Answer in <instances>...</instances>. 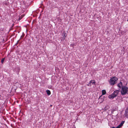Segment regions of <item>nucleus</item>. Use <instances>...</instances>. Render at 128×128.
<instances>
[{"label": "nucleus", "mask_w": 128, "mask_h": 128, "mask_svg": "<svg viewBox=\"0 0 128 128\" xmlns=\"http://www.w3.org/2000/svg\"><path fill=\"white\" fill-rule=\"evenodd\" d=\"M46 92L48 95L49 96L51 92L49 90H46Z\"/></svg>", "instance_id": "8"}, {"label": "nucleus", "mask_w": 128, "mask_h": 128, "mask_svg": "<svg viewBox=\"0 0 128 128\" xmlns=\"http://www.w3.org/2000/svg\"><path fill=\"white\" fill-rule=\"evenodd\" d=\"M128 92V88L125 86H122L121 90L122 95H124L127 94Z\"/></svg>", "instance_id": "1"}, {"label": "nucleus", "mask_w": 128, "mask_h": 128, "mask_svg": "<svg viewBox=\"0 0 128 128\" xmlns=\"http://www.w3.org/2000/svg\"><path fill=\"white\" fill-rule=\"evenodd\" d=\"M127 21L128 22V20H127Z\"/></svg>", "instance_id": "23"}, {"label": "nucleus", "mask_w": 128, "mask_h": 128, "mask_svg": "<svg viewBox=\"0 0 128 128\" xmlns=\"http://www.w3.org/2000/svg\"><path fill=\"white\" fill-rule=\"evenodd\" d=\"M120 125L121 126H122L123 124L121 123L120 124Z\"/></svg>", "instance_id": "17"}, {"label": "nucleus", "mask_w": 128, "mask_h": 128, "mask_svg": "<svg viewBox=\"0 0 128 128\" xmlns=\"http://www.w3.org/2000/svg\"><path fill=\"white\" fill-rule=\"evenodd\" d=\"M117 86L119 88V90L121 88H122V86H123L122 83L121 82H120V83L118 84Z\"/></svg>", "instance_id": "4"}, {"label": "nucleus", "mask_w": 128, "mask_h": 128, "mask_svg": "<svg viewBox=\"0 0 128 128\" xmlns=\"http://www.w3.org/2000/svg\"><path fill=\"white\" fill-rule=\"evenodd\" d=\"M124 115L126 118H128V109H127L126 110Z\"/></svg>", "instance_id": "6"}, {"label": "nucleus", "mask_w": 128, "mask_h": 128, "mask_svg": "<svg viewBox=\"0 0 128 128\" xmlns=\"http://www.w3.org/2000/svg\"><path fill=\"white\" fill-rule=\"evenodd\" d=\"M50 106H52V105H50Z\"/></svg>", "instance_id": "21"}, {"label": "nucleus", "mask_w": 128, "mask_h": 128, "mask_svg": "<svg viewBox=\"0 0 128 128\" xmlns=\"http://www.w3.org/2000/svg\"><path fill=\"white\" fill-rule=\"evenodd\" d=\"M115 128V127L114 126L112 127V128Z\"/></svg>", "instance_id": "19"}, {"label": "nucleus", "mask_w": 128, "mask_h": 128, "mask_svg": "<svg viewBox=\"0 0 128 128\" xmlns=\"http://www.w3.org/2000/svg\"><path fill=\"white\" fill-rule=\"evenodd\" d=\"M95 83V82L94 80H91L89 83H88V86H91V84H94Z\"/></svg>", "instance_id": "5"}, {"label": "nucleus", "mask_w": 128, "mask_h": 128, "mask_svg": "<svg viewBox=\"0 0 128 128\" xmlns=\"http://www.w3.org/2000/svg\"><path fill=\"white\" fill-rule=\"evenodd\" d=\"M102 95H104L106 93V91L105 90H102Z\"/></svg>", "instance_id": "7"}, {"label": "nucleus", "mask_w": 128, "mask_h": 128, "mask_svg": "<svg viewBox=\"0 0 128 128\" xmlns=\"http://www.w3.org/2000/svg\"><path fill=\"white\" fill-rule=\"evenodd\" d=\"M101 98L102 99V101H103V100H104V97H103V98H102V97Z\"/></svg>", "instance_id": "16"}, {"label": "nucleus", "mask_w": 128, "mask_h": 128, "mask_svg": "<svg viewBox=\"0 0 128 128\" xmlns=\"http://www.w3.org/2000/svg\"><path fill=\"white\" fill-rule=\"evenodd\" d=\"M122 126H121L120 124L119 125H118L117 127L116 128L115 127V128H120Z\"/></svg>", "instance_id": "13"}, {"label": "nucleus", "mask_w": 128, "mask_h": 128, "mask_svg": "<svg viewBox=\"0 0 128 128\" xmlns=\"http://www.w3.org/2000/svg\"><path fill=\"white\" fill-rule=\"evenodd\" d=\"M117 80L118 78H116L115 77H113L109 81L110 84L112 85H113L116 84V81Z\"/></svg>", "instance_id": "3"}, {"label": "nucleus", "mask_w": 128, "mask_h": 128, "mask_svg": "<svg viewBox=\"0 0 128 128\" xmlns=\"http://www.w3.org/2000/svg\"><path fill=\"white\" fill-rule=\"evenodd\" d=\"M4 60V58H3L2 59L1 62L2 63H3Z\"/></svg>", "instance_id": "14"}, {"label": "nucleus", "mask_w": 128, "mask_h": 128, "mask_svg": "<svg viewBox=\"0 0 128 128\" xmlns=\"http://www.w3.org/2000/svg\"><path fill=\"white\" fill-rule=\"evenodd\" d=\"M122 126H121L120 124L119 125H118L117 127L116 128L115 127V128H120Z\"/></svg>", "instance_id": "11"}, {"label": "nucleus", "mask_w": 128, "mask_h": 128, "mask_svg": "<svg viewBox=\"0 0 128 128\" xmlns=\"http://www.w3.org/2000/svg\"><path fill=\"white\" fill-rule=\"evenodd\" d=\"M19 19H21L20 18V17H19Z\"/></svg>", "instance_id": "22"}, {"label": "nucleus", "mask_w": 128, "mask_h": 128, "mask_svg": "<svg viewBox=\"0 0 128 128\" xmlns=\"http://www.w3.org/2000/svg\"><path fill=\"white\" fill-rule=\"evenodd\" d=\"M5 4L6 5H7V3H6Z\"/></svg>", "instance_id": "20"}, {"label": "nucleus", "mask_w": 128, "mask_h": 128, "mask_svg": "<svg viewBox=\"0 0 128 128\" xmlns=\"http://www.w3.org/2000/svg\"><path fill=\"white\" fill-rule=\"evenodd\" d=\"M122 126H121L120 124L119 125H118L117 127L116 128L115 127V128H120Z\"/></svg>", "instance_id": "12"}, {"label": "nucleus", "mask_w": 128, "mask_h": 128, "mask_svg": "<svg viewBox=\"0 0 128 128\" xmlns=\"http://www.w3.org/2000/svg\"><path fill=\"white\" fill-rule=\"evenodd\" d=\"M66 34L64 33V36L63 37V39H65L66 37Z\"/></svg>", "instance_id": "9"}, {"label": "nucleus", "mask_w": 128, "mask_h": 128, "mask_svg": "<svg viewBox=\"0 0 128 128\" xmlns=\"http://www.w3.org/2000/svg\"><path fill=\"white\" fill-rule=\"evenodd\" d=\"M124 121H122L121 122V124H124Z\"/></svg>", "instance_id": "15"}, {"label": "nucleus", "mask_w": 128, "mask_h": 128, "mask_svg": "<svg viewBox=\"0 0 128 128\" xmlns=\"http://www.w3.org/2000/svg\"><path fill=\"white\" fill-rule=\"evenodd\" d=\"M122 126H121L120 124L119 125H118L117 127L116 128L115 127V128H120Z\"/></svg>", "instance_id": "10"}, {"label": "nucleus", "mask_w": 128, "mask_h": 128, "mask_svg": "<svg viewBox=\"0 0 128 128\" xmlns=\"http://www.w3.org/2000/svg\"><path fill=\"white\" fill-rule=\"evenodd\" d=\"M101 96H100L99 97V99H100V98H101Z\"/></svg>", "instance_id": "18"}, {"label": "nucleus", "mask_w": 128, "mask_h": 128, "mask_svg": "<svg viewBox=\"0 0 128 128\" xmlns=\"http://www.w3.org/2000/svg\"><path fill=\"white\" fill-rule=\"evenodd\" d=\"M119 93L118 90H116L114 91V92L112 94L108 96V98H109L113 99L116 96H117Z\"/></svg>", "instance_id": "2"}]
</instances>
